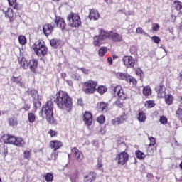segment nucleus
<instances>
[{
  "instance_id": "nucleus-62",
  "label": "nucleus",
  "mask_w": 182,
  "mask_h": 182,
  "mask_svg": "<svg viewBox=\"0 0 182 182\" xmlns=\"http://www.w3.org/2000/svg\"><path fill=\"white\" fill-rule=\"evenodd\" d=\"M107 62L108 63H109V65H113V59L112 58V57H109L107 58Z\"/></svg>"
},
{
  "instance_id": "nucleus-47",
  "label": "nucleus",
  "mask_w": 182,
  "mask_h": 182,
  "mask_svg": "<svg viewBox=\"0 0 182 182\" xmlns=\"http://www.w3.org/2000/svg\"><path fill=\"white\" fill-rule=\"evenodd\" d=\"M159 122L161 124H167V117H166L165 116H162L160 117Z\"/></svg>"
},
{
  "instance_id": "nucleus-36",
  "label": "nucleus",
  "mask_w": 182,
  "mask_h": 182,
  "mask_svg": "<svg viewBox=\"0 0 182 182\" xmlns=\"http://www.w3.org/2000/svg\"><path fill=\"white\" fill-rule=\"evenodd\" d=\"M28 120L29 123H33V122L36 120V117H35V114H33V112H29L28 114Z\"/></svg>"
},
{
  "instance_id": "nucleus-22",
  "label": "nucleus",
  "mask_w": 182,
  "mask_h": 182,
  "mask_svg": "<svg viewBox=\"0 0 182 182\" xmlns=\"http://www.w3.org/2000/svg\"><path fill=\"white\" fill-rule=\"evenodd\" d=\"M28 68H30V70H31V72H35L38 68V60L35 59L31 60L28 63Z\"/></svg>"
},
{
  "instance_id": "nucleus-37",
  "label": "nucleus",
  "mask_w": 182,
  "mask_h": 182,
  "mask_svg": "<svg viewBox=\"0 0 182 182\" xmlns=\"http://www.w3.org/2000/svg\"><path fill=\"white\" fill-rule=\"evenodd\" d=\"M107 53V47H101L98 51L99 56L103 57Z\"/></svg>"
},
{
  "instance_id": "nucleus-32",
  "label": "nucleus",
  "mask_w": 182,
  "mask_h": 182,
  "mask_svg": "<svg viewBox=\"0 0 182 182\" xmlns=\"http://www.w3.org/2000/svg\"><path fill=\"white\" fill-rule=\"evenodd\" d=\"M135 154L136 156L139 159V160H144V159H146V155L140 150L136 151Z\"/></svg>"
},
{
  "instance_id": "nucleus-4",
  "label": "nucleus",
  "mask_w": 182,
  "mask_h": 182,
  "mask_svg": "<svg viewBox=\"0 0 182 182\" xmlns=\"http://www.w3.org/2000/svg\"><path fill=\"white\" fill-rule=\"evenodd\" d=\"M67 19L68 24L71 28H79V26L82 23V21H80V17L79 16V15L75 13L70 14Z\"/></svg>"
},
{
  "instance_id": "nucleus-1",
  "label": "nucleus",
  "mask_w": 182,
  "mask_h": 182,
  "mask_svg": "<svg viewBox=\"0 0 182 182\" xmlns=\"http://www.w3.org/2000/svg\"><path fill=\"white\" fill-rule=\"evenodd\" d=\"M55 102L59 109H70L72 107V98L64 91H59L56 94Z\"/></svg>"
},
{
  "instance_id": "nucleus-48",
  "label": "nucleus",
  "mask_w": 182,
  "mask_h": 182,
  "mask_svg": "<svg viewBox=\"0 0 182 182\" xmlns=\"http://www.w3.org/2000/svg\"><path fill=\"white\" fill-rule=\"evenodd\" d=\"M151 39L154 42V43H160V37L154 36L151 37Z\"/></svg>"
},
{
  "instance_id": "nucleus-26",
  "label": "nucleus",
  "mask_w": 182,
  "mask_h": 182,
  "mask_svg": "<svg viewBox=\"0 0 182 182\" xmlns=\"http://www.w3.org/2000/svg\"><path fill=\"white\" fill-rule=\"evenodd\" d=\"M50 45L54 49H56L58 46H60L62 45V41L58 39H52L50 41Z\"/></svg>"
},
{
  "instance_id": "nucleus-51",
  "label": "nucleus",
  "mask_w": 182,
  "mask_h": 182,
  "mask_svg": "<svg viewBox=\"0 0 182 182\" xmlns=\"http://www.w3.org/2000/svg\"><path fill=\"white\" fill-rule=\"evenodd\" d=\"M112 124H114V126H119V124H122L119 118H115L114 119L112 120Z\"/></svg>"
},
{
  "instance_id": "nucleus-11",
  "label": "nucleus",
  "mask_w": 182,
  "mask_h": 182,
  "mask_svg": "<svg viewBox=\"0 0 182 182\" xmlns=\"http://www.w3.org/2000/svg\"><path fill=\"white\" fill-rule=\"evenodd\" d=\"M122 62L127 68H134L136 60L132 56L126 55L122 58Z\"/></svg>"
},
{
  "instance_id": "nucleus-5",
  "label": "nucleus",
  "mask_w": 182,
  "mask_h": 182,
  "mask_svg": "<svg viewBox=\"0 0 182 182\" xmlns=\"http://www.w3.org/2000/svg\"><path fill=\"white\" fill-rule=\"evenodd\" d=\"M116 76L117 79H119V80H125L128 83H130V85H137V80L126 73L119 72L117 73Z\"/></svg>"
},
{
  "instance_id": "nucleus-59",
  "label": "nucleus",
  "mask_w": 182,
  "mask_h": 182,
  "mask_svg": "<svg viewBox=\"0 0 182 182\" xmlns=\"http://www.w3.org/2000/svg\"><path fill=\"white\" fill-rule=\"evenodd\" d=\"M48 133L50 134L51 137H55L56 136V132L53 130H50Z\"/></svg>"
},
{
  "instance_id": "nucleus-54",
  "label": "nucleus",
  "mask_w": 182,
  "mask_h": 182,
  "mask_svg": "<svg viewBox=\"0 0 182 182\" xmlns=\"http://www.w3.org/2000/svg\"><path fill=\"white\" fill-rule=\"evenodd\" d=\"M136 73L137 76H140V77H141L143 76V70H141V69H140V68H137L136 70Z\"/></svg>"
},
{
  "instance_id": "nucleus-21",
  "label": "nucleus",
  "mask_w": 182,
  "mask_h": 182,
  "mask_svg": "<svg viewBox=\"0 0 182 182\" xmlns=\"http://www.w3.org/2000/svg\"><path fill=\"white\" fill-rule=\"evenodd\" d=\"M82 90L86 94L92 93V81L84 82Z\"/></svg>"
},
{
  "instance_id": "nucleus-12",
  "label": "nucleus",
  "mask_w": 182,
  "mask_h": 182,
  "mask_svg": "<svg viewBox=\"0 0 182 182\" xmlns=\"http://www.w3.org/2000/svg\"><path fill=\"white\" fill-rule=\"evenodd\" d=\"M155 90L159 99H163L166 96V87L163 84L156 86Z\"/></svg>"
},
{
  "instance_id": "nucleus-42",
  "label": "nucleus",
  "mask_w": 182,
  "mask_h": 182,
  "mask_svg": "<svg viewBox=\"0 0 182 182\" xmlns=\"http://www.w3.org/2000/svg\"><path fill=\"white\" fill-rule=\"evenodd\" d=\"M18 42L20 45H26V38L25 36H18Z\"/></svg>"
},
{
  "instance_id": "nucleus-14",
  "label": "nucleus",
  "mask_w": 182,
  "mask_h": 182,
  "mask_svg": "<svg viewBox=\"0 0 182 182\" xmlns=\"http://www.w3.org/2000/svg\"><path fill=\"white\" fill-rule=\"evenodd\" d=\"M83 122L87 127H90L92 126V113L85 111L83 115Z\"/></svg>"
},
{
  "instance_id": "nucleus-61",
  "label": "nucleus",
  "mask_w": 182,
  "mask_h": 182,
  "mask_svg": "<svg viewBox=\"0 0 182 182\" xmlns=\"http://www.w3.org/2000/svg\"><path fill=\"white\" fill-rule=\"evenodd\" d=\"M73 79H75V80H80V77L78 75H72Z\"/></svg>"
},
{
  "instance_id": "nucleus-35",
  "label": "nucleus",
  "mask_w": 182,
  "mask_h": 182,
  "mask_svg": "<svg viewBox=\"0 0 182 182\" xmlns=\"http://www.w3.org/2000/svg\"><path fill=\"white\" fill-rule=\"evenodd\" d=\"M143 93L144 96H150L151 95V88L150 86H146L143 88Z\"/></svg>"
},
{
  "instance_id": "nucleus-31",
  "label": "nucleus",
  "mask_w": 182,
  "mask_h": 182,
  "mask_svg": "<svg viewBox=\"0 0 182 182\" xmlns=\"http://www.w3.org/2000/svg\"><path fill=\"white\" fill-rule=\"evenodd\" d=\"M173 6H175L176 11L182 12V3L180 1H175L173 2Z\"/></svg>"
},
{
  "instance_id": "nucleus-30",
  "label": "nucleus",
  "mask_w": 182,
  "mask_h": 182,
  "mask_svg": "<svg viewBox=\"0 0 182 182\" xmlns=\"http://www.w3.org/2000/svg\"><path fill=\"white\" fill-rule=\"evenodd\" d=\"M5 15L7 18H9L10 22H12V21H14V13L12 9H8L5 13Z\"/></svg>"
},
{
  "instance_id": "nucleus-41",
  "label": "nucleus",
  "mask_w": 182,
  "mask_h": 182,
  "mask_svg": "<svg viewBox=\"0 0 182 182\" xmlns=\"http://www.w3.org/2000/svg\"><path fill=\"white\" fill-rule=\"evenodd\" d=\"M45 177H46V181L47 182H50L53 181V175L50 173H46Z\"/></svg>"
},
{
  "instance_id": "nucleus-2",
  "label": "nucleus",
  "mask_w": 182,
  "mask_h": 182,
  "mask_svg": "<svg viewBox=\"0 0 182 182\" xmlns=\"http://www.w3.org/2000/svg\"><path fill=\"white\" fill-rule=\"evenodd\" d=\"M43 113L46 116L47 122H48L50 124H53V123H55V119L53 118V102L52 100L46 102L39 115L42 117L43 116Z\"/></svg>"
},
{
  "instance_id": "nucleus-24",
  "label": "nucleus",
  "mask_w": 182,
  "mask_h": 182,
  "mask_svg": "<svg viewBox=\"0 0 182 182\" xmlns=\"http://www.w3.org/2000/svg\"><path fill=\"white\" fill-rule=\"evenodd\" d=\"M18 63L20 66H21L23 69H25V70L28 69L29 63H28V61L26 60V58L23 57L18 58Z\"/></svg>"
},
{
  "instance_id": "nucleus-44",
  "label": "nucleus",
  "mask_w": 182,
  "mask_h": 182,
  "mask_svg": "<svg viewBox=\"0 0 182 182\" xmlns=\"http://www.w3.org/2000/svg\"><path fill=\"white\" fill-rule=\"evenodd\" d=\"M17 124H18V122L16 121V118L13 117V118L9 119V124L10 126H16Z\"/></svg>"
},
{
  "instance_id": "nucleus-55",
  "label": "nucleus",
  "mask_w": 182,
  "mask_h": 182,
  "mask_svg": "<svg viewBox=\"0 0 182 182\" xmlns=\"http://www.w3.org/2000/svg\"><path fill=\"white\" fill-rule=\"evenodd\" d=\"M176 114L179 117V119H182V109L181 108L178 109V110L176 111Z\"/></svg>"
},
{
  "instance_id": "nucleus-43",
  "label": "nucleus",
  "mask_w": 182,
  "mask_h": 182,
  "mask_svg": "<svg viewBox=\"0 0 182 182\" xmlns=\"http://www.w3.org/2000/svg\"><path fill=\"white\" fill-rule=\"evenodd\" d=\"M84 182H92V173L90 172L85 175Z\"/></svg>"
},
{
  "instance_id": "nucleus-57",
  "label": "nucleus",
  "mask_w": 182,
  "mask_h": 182,
  "mask_svg": "<svg viewBox=\"0 0 182 182\" xmlns=\"http://www.w3.org/2000/svg\"><path fill=\"white\" fill-rule=\"evenodd\" d=\"M81 70H82V73H85V75H89V73H90V70L81 68Z\"/></svg>"
},
{
  "instance_id": "nucleus-3",
  "label": "nucleus",
  "mask_w": 182,
  "mask_h": 182,
  "mask_svg": "<svg viewBox=\"0 0 182 182\" xmlns=\"http://www.w3.org/2000/svg\"><path fill=\"white\" fill-rule=\"evenodd\" d=\"M33 50L37 56H46L48 53V47L42 40L38 41L33 45Z\"/></svg>"
},
{
  "instance_id": "nucleus-33",
  "label": "nucleus",
  "mask_w": 182,
  "mask_h": 182,
  "mask_svg": "<svg viewBox=\"0 0 182 182\" xmlns=\"http://www.w3.org/2000/svg\"><path fill=\"white\" fill-rule=\"evenodd\" d=\"M156 106V103L154 102V100H148L145 102V107L146 109H151V107H154Z\"/></svg>"
},
{
  "instance_id": "nucleus-45",
  "label": "nucleus",
  "mask_w": 182,
  "mask_h": 182,
  "mask_svg": "<svg viewBox=\"0 0 182 182\" xmlns=\"http://www.w3.org/2000/svg\"><path fill=\"white\" fill-rule=\"evenodd\" d=\"M48 159L50 160H54V161H55L56 159H58V154H57L56 151H53L51 153L50 156L48 157Z\"/></svg>"
},
{
  "instance_id": "nucleus-28",
  "label": "nucleus",
  "mask_w": 182,
  "mask_h": 182,
  "mask_svg": "<svg viewBox=\"0 0 182 182\" xmlns=\"http://www.w3.org/2000/svg\"><path fill=\"white\" fill-rule=\"evenodd\" d=\"M137 119L139 122H141V123H144V122H146V119H147L146 117V114L144 113V112L143 111L139 112L137 115Z\"/></svg>"
},
{
  "instance_id": "nucleus-19",
  "label": "nucleus",
  "mask_w": 182,
  "mask_h": 182,
  "mask_svg": "<svg viewBox=\"0 0 182 182\" xmlns=\"http://www.w3.org/2000/svg\"><path fill=\"white\" fill-rule=\"evenodd\" d=\"M103 43H105V41L102 39V38L100 37L99 35L95 36L94 37V41H93L94 46H96L97 48H100V46H102Z\"/></svg>"
},
{
  "instance_id": "nucleus-39",
  "label": "nucleus",
  "mask_w": 182,
  "mask_h": 182,
  "mask_svg": "<svg viewBox=\"0 0 182 182\" xmlns=\"http://www.w3.org/2000/svg\"><path fill=\"white\" fill-rule=\"evenodd\" d=\"M118 119H119V122L123 124L126 120H127V114L126 113H123L119 117H118Z\"/></svg>"
},
{
  "instance_id": "nucleus-8",
  "label": "nucleus",
  "mask_w": 182,
  "mask_h": 182,
  "mask_svg": "<svg viewBox=\"0 0 182 182\" xmlns=\"http://www.w3.org/2000/svg\"><path fill=\"white\" fill-rule=\"evenodd\" d=\"M97 82H92V90L93 92H98L100 95H105L107 92V88L105 86L101 85L98 86Z\"/></svg>"
},
{
  "instance_id": "nucleus-46",
  "label": "nucleus",
  "mask_w": 182,
  "mask_h": 182,
  "mask_svg": "<svg viewBox=\"0 0 182 182\" xmlns=\"http://www.w3.org/2000/svg\"><path fill=\"white\" fill-rule=\"evenodd\" d=\"M152 31H154V32H159V31H160V25L157 23H153Z\"/></svg>"
},
{
  "instance_id": "nucleus-50",
  "label": "nucleus",
  "mask_w": 182,
  "mask_h": 182,
  "mask_svg": "<svg viewBox=\"0 0 182 182\" xmlns=\"http://www.w3.org/2000/svg\"><path fill=\"white\" fill-rule=\"evenodd\" d=\"M23 109L25 112H28L29 109H31V105L29 104L26 103V101H24V105L23 106Z\"/></svg>"
},
{
  "instance_id": "nucleus-58",
  "label": "nucleus",
  "mask_w": 182,
  "mask_h": 182,
  "mask_svg": "<svg viewBox=\"0 0 182 182\" xmlns=\"http://www.w3.org/2000/svg\"><path fill=\"white\" fill-rule=\"evenodd\" d=\"M115 105H117V106H118L119 107H123V104L122 103V102H120V100H117L115 102Z\"/></svg>"
},
{
  "instance_id": "nucleus-20",
  "label": "nucleus",
  "mask_w": 182,
  "mask_h": 182,
  "mask_svg": "<svg viewBox=\"0 0 182 182\" xmlns=\"http://www.w3.org/2000/svg\"><path fill=\"white\" fill-rule=\"evenodd\" d=\"M63 146V144L60 141H51L50 143V147L54 149V151H56L58 149H60Z\"/></svg>"
},
{
  "instance_id": "nucleus-56",
  "label": "nucleus",
  "mask_w": 182,
  "mask_h": 182,
  "mask_svg": "<svg viewBox=\"0 0 182 182\" xmlns=\"http://www.w3.org/2000/svg\"><path fill=\"white\" fill-rule=\"evenodd\" d=\"M99 133H100V134H105V133H106V127H101L99 130Z\"/></svg>"
},
{
  "instance_id": "nucleus-29",
  "label": "nucleus",
  "mask_w": 182,
  "mask_h": 182,
  "mask_svg": "<svg viewBox=\"0 0 182 182\" xmlns=\"http://www.w3.org/2000/svg\"><path fill=\"white\" fill-rule=\"evenodd\" d=\"M164 97H165L166 105H173V100H174L173 95L168 94L166 95H165Z\"/></svg>"
},
{
  "instance_id": "nucleus-34",
  "label": "nucleus",
  "mask_w": 182,
  "mask_h": 182,
  "mask_svg": "<svg viewBox=\"0 0 182 182\" xmlns=\"http://www.w3.org/2000/svg\"><path fill=\"white\" fill-rule=\"evenodd\" d=\"M100 18V14H99V11L97 10H93L92 12V19H94V21H97Z\"/></svg>"
},
{
  "instance_id": "nucleus-52",
  "label": "nucleus",
  "mask_w": 182,
  "mask_h": 182,
  "mask_svg": "<svg viewBox=\"0 0 182 182\" xmlns=\"http://www.w3.org/2000/svg\"><path fill=\"white\" fill-rule=\"evenodd\" d=\"M10 6H13L14 9L16 11H19L21 9V6L19 4H17L16 1L13 5H10Z\"/></svg>"
},
{
  "instance_id": "nucleus-6",
  "label": "nucleus",
  "mask_w": 182,
  "mask_h": 182,
  "mask_svg": "<svg viewBox=\"0 0 182 182\" xmlns=\"http://www.w3.org/2000/svg\"><path fill=\"white\" fill-rule=\"evenodd\" d=\"M28 93L33 97V102L34 107L36 110V109H38V107H41V96H39V95L38 94V91L36 90H28Z\"/></svg>"
},
{
  "instance_id": "nucleus-13",
  "label": "nucleus",
  "mask_w": 182,
  "mask_h": 182,
  "mask_svg": "<svg viewBox=\"0 0 182 182\" xmlns=\"http://www.w3.org/2000/svg\"><path fill=\"white\" fill-rule=\"evenodd\" d=\"M109 39L112 40L113 42H122V41H123V36L119 34V33L111 31Z\"/></svg>"
},
{
  "instance_id": "nucleus-23",
  "label": "nucleus",
  "mask_w": 182,
  "mask_h": 182,
  "mask_svg": "<svg viewBox=\"0 0 182 182\" xmlns=\"http://www.w3.org/2000/svg\"><path fill=\"white\" fill-rule=\"evenodd\" d=\"M107 107H109L108 102H100L97 104V109L98 110H101V112H104V110H107Z\"/></svg>"
},
{
  "instance_id": "nucleus-10",
  "label": "nucleus",
  "mask_w": 182,
  "mask_h": 182,
  "mask_svg": "<svg viewBox=\"0 0 182 182\" xmlns=\"http://www.w3.org/2000/svg\"><path fill=\"white\" fill-rule=\"evenodd\" d=\"M71 152L73 153L76 161L77 163H82L83 161V159H85V156H83V153L82 151H79L77 148L74 147L71 149Z\"/></svg>"
},
{
  "instance_id": "nucleus-7",
  "label": "nucleus",
  "mask_w": 182,
  "mask_h": 182,
  "mask_svg": "<svg viewBox=\"0 0 182 182\" xmlns=\"http://www.w3.org/2000/svg\"><path fill=\"white\" fill-rule=\"evenodd\" d=\"M116 160L118 164L123 166L129 161V154L126 151L121 152L119 154L117 155Z\"/></svg>"
},
{
  "instance_id": "nucleus-18",
  "label": "nucleus",
  "mask_w": 182,
  "mask_h": 182,
  "mask_svg": "<svg viewBox=\"0 0 182 182\" xmlns=\"http://www.w3.org/2000/svg\"><path fill=\"white\" fill-rule=\"evenodd\" d=\"M100 38H102L104 41L105 39H110V31H106L103 28H100L99 29V35Z\"/></svg>"
},
{
  "instance_id": "nucleus-9",
  "label": "nucleus",
  "mask_w": 182,
  "mask_h": 182,
  "mask_svg": "<svg viewBox=\"0 0 182 182\" xmlns=\"http://www.w3.org/2000/svg\"><path fill=\"white\" fill-rule=\"evenodd\" d=\"M114 95H117L122 100H124L127 97V95L123 92V89L120 85H113Z\"/></svg>"
},
{
  "instance_id": "nucleus-15",
  "label": "nucleus",
  "mask_w": 182,
  "mask_h": 182,
  "mask_svg": "<svg viewBox=\"0 0 182 182\" xmlns=\"http://www.w3.org/2000/svg\"><path fill=\"white\" fill-rule=\"evenodd\" d=\"M11 82H13L14 85H18L20 87H23L25 84L22 80V76L19 75L18 77L13 75L11 79Z\"/></svg>"
},
{
  "instance_id": "nucleus-49",
  "label": "nucleus",
  "mask_w": 182,
  "mask_h": 182,
  "mask_svg": "<svg viewBox=\"0 0 182 182\" xmlns=\"http://www.w3.org/2000/svg\"><path fill=\"white\" fill-rule=\"evenodd\" d=\"M136 33H139L141 35H147V33L143 31V28L141 27H139L136 28Z\"/></svg>"
},
{
  "instance_id": "nucleus-27",
  "label": "nucleus",
  "mask_w": 182,
  "mask_h": 182,
  "mask_svg": "<svg viewBox=\"0 0 182 182\" xmlns=\"http://www.w3.org/2000/svg\"><path fill=\"white\" fill-rule=\"evenodd\" d=\"M14 145L17 147H23V146H25V141H23L21 137H17L16 138Z\"/></svg>"
},
{
  "instance_id": "nucleus-38",
  "label": "nucleus",
  "mask_w": 182,
  "mask_h": 182,
  "mask_svg": "<svg viewBox=\"0 0 182 182\" xmlns=\"http://www.w3.org/2000/svg\"><path fill=\"white\" fill-rule=\"evenodd\" d=\"M31 151L29 150H25L23 152L24 160H31Z\"/></svg>"
},
{
  "instance_id": "nucleus-60",
  "label": "nucleus",
  "mask_w": 182,
  "mask_h": 182,
  "mask_svg": "<svg viewBox=\"0 0 182 182\" xmlns=\"http://www.w3.org/2000/svg\"><path fill=\"white\" fill-rule=\"evenodd\" d=\"M5 150H6V146H4L0 149V153H1L2 154H5V153L6 152L5 151Z\"/></svg>"
},
{
  "instance_id": "nucleus-64",
  "label": "nucleus",
  "mask_w": 182,
  "mask_h": 182,
  "mask_svg": "<svg viewBox=\"0 0 182 182\" xmlns=\"http://www.w3.org/2000/svg\"><path fill=\"white\" fill-rule=\"evenodd\" d=\"M8 2L9 5H14L16 0H8Z\"/></svg>"
},
{
  "instance_id": "nucleus-25",
  "label": "nucleus",
  "mask_w": 182,
  "mask_h": 182,
  "mask_svg": "<svg viewBox=\"0 0 182 182\" xmlns=\"http://www.w3.org/2000/svg\"><path fill=\"white\" fill-rule=\"evenodd\" d=\"M5 143L9 144H14L15 141L16 140V137L12 135H6L4 136Z\"/></svg>"
},
{
  "instance_id": "nucleus-40",
  "label": "nucleus",
  "mask_w": 182,
  "mask_h": 182,
  "mask_svg": "<svg viewBox=\"0 0 182 182\" xmlns=\"http://www.w3.org/2000/svg\"><path fill=\"white\" fill-rule=\"evenodd\" d=\"M97 122L100 124H104L105 122H106V117H105V115H100V117H98Z\"/></svg>"
},
{
  "instance_id": "nucleus-53",
  "label": "nucleus",
  "mask_w": 182,
  "mask_h": 182,
  "mask_svg": "<svg viewBox=\"0 0 182 182\" xmlns=\"http://www.w3.org/2000/svg\"><path fill=\"white\" fill-rule=\"evenodd\" d=\"M149 140L150 141L149 146H154V144H156V138L150 136Z\"/></svg>"
},
{
  "instance_id": "nucleus-16",
  "label": "nucleus",
  "mask_w": 182,
  "mask_h": 182,
  "mask_svg": "<svg viewBox=\"0 0 182 182\" xmlns=\"http://www.w3.org/2000/svg\"><path fill=\"white\" fill-rule=\"evenodd\" d=\"M55 23H56L57 28H59L60 29H61V31H63V29H65V27L66 26V23H65V20H63V18L60 17L55 18Z\"/></svg>"
},
{
  "instance_id": "nucleus-63",
  "label": "nucleus",
  "mask_w": 182,
  "mask_h": 182,
  "mask_svg": "<svg viewBox=\"0 0 182 182\" xmlns=\"http://www.w3.org/2000/svg\"><path fill=\"white\" fill-rule=\"evenodd\" d=\"M77 105H80V106H83V100L82 99L77 100Z\"/></svg>"
},
{
  "instance_id": "nucleus-17",
  "label": "nucleus",
  "mask_w": 182,
  "mask_h": 182,
  "mask_svg": "<svg viewBox=\"0 0 182 182\" xmlns=\"http://www.w3.org/2000/svg\"><path fill=\"white\" fill-rule=\"evenodd\" d=\"M54 27L52 24H46L43 27V31L46 36H49L53 32Z\"/></svg>"
}]
</instances>
